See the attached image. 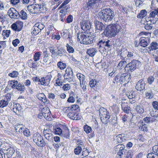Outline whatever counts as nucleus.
Returning <instances> with one entry per match:
<instances>
[{"mask_svg":"<svg viewBox=\"0 0 158 158\" xmlns=\"http://www.w3.org/2000/svg\"><path fill=\"white\" fill-rule=\"evenodd\" d=\"M119 24L120 23L119 19L118 18H114L110 24L107 26L105 30L102 33V35H105L109 37L114 36L121 30V27Z\"/></svg>","mask_w":158,"mask_h":158,"instance_id":"nucleus-1","label":"nucleus"},{"mask_svg":"<svg viewBox=\"0 0 158 158\" xmlns=\"http://www.w3.org/2000/svg\"><path fill=\"white\" fill-rule=\"evenodd\" d=\"M114 16V12L110 8L103 9L99 13V16L101 20L108 23L110 22Z\"/></svg>","mask_w":158,"mask_h":158,"instance_id":"nucleus-2","label":"nucleus"},{"mask_svg":"<svg viewBox=\"0 0 158 158\" xmlns=\"http://www.w3.org/2000/svg\"><path fill=\"white\" fill-rule=\"evenodd\" d=\"M141 62L138 60H133L127 64L125 67V70L132 72L141 65Z\"/></svg>","mask_w":158,"mask_h":158,"instance_id":"nucleus-3","label":"nucleus"},{"mask_svg":"<svg viewBox=\"0 0 158 158\" xmlns=\"http://www.w3.org/2000/svg\"><path fill=\"white\" fill-rule=\"evenodd\" d=\"M97 45L99 49V51L102 53V52L101 49H102L103 52H104V50H108L109 48H111L112 44L111 42L109 40H103L99 41L97 44Z\"/></svg>","mask_w":158,"mask_h":158,"instance_id":"nucleus-4","label":"nucleus"},{"mask_svg":"<svg viewBox=\"0 0 158 158\" xmlns=\"http://www.w3.org/2000/svg\"><path fill=\"white\" fill-rule=\"evenodd\" d=\"M131 78V75L129 73L118 74L114 77L113 82H124L125 81H129Z\"/></svg>","mask_w":158,"mask_h":158,"instance_id":"nucleus-5","label":"nucleus"},{"mask_svg":"<svg viewBox=\"0 0 158 158\" xmlns=\"http://www.w3.org/2000/svg\"><path fill=\"white\" fill-rule=\"evenodd\" d=\"M100 116L101 120L105 124L107 123L110 117V113L105 108L100 110Z\"/></svg>","mask_w":158,"mask_h":158,"instance_id":"nucleus-6","label":"nucleus"},{"mask_svg":"<svg viewBox=\"0 0 158 158\" xmlns=\"http://www.w3.org/2000/svg\"><path fill=\"white\" fill-rule=\"evenodd\" d=\"M34 142L36 145L40 147H44L45 145V143L43 137L38 133H35L33 137Z\"/></svg>","mask_w":158,"mask_h":158,"instance_id":"nucleus-7","label":"nucleus"},{"mask_svg":"<svg viewBox=\"0 0 158 158\" xmlns=\"http://www.w3.org/2000/svg\"><path fill=\"white\" fill-rule=\"evenodd\" d=\"M76 76L80 81V83L81 87L82 88L83 92L86 90V82L85 81V76L81 73H78Z\"/></svg>","mask_w":158,"mask_h":158,"instance_id":"nucleus-8","label":"nucleus"},{"mask_svg":"<svg viewBox=\"0 0 158 158\" xmlns=\"http://www.w3.org/2000/svg\"><path fill=\"white\" fill-rule=\"evenodd\" d=\"M41 112L42 115L47 120L50 121L52 120L51 114L48 108H44L42 109Z\"/></svg>","mask_w":158,"mask_h":158,"instance_id":"nucleus-9","label":"nucleus"},{"mask_svg":"<svg viewBox=\"0 0 158 158\" xmlns=\"http://www.w3.org/2000/svg\"><path fill=\"white\" fill-rule=\"evenodd\" d=\"M69 112L67 116L70 119L76 120L81 119V116L79 115V113L77 112L76 110H69Z\"/></svg>","mask_w":158,"mask_h":158,"instance_id":"nucleus-10","label":"nucleus"},{"mask_svg":"<svg viewBox=\"0 0 158 158\" xmlns=\"http://www.w3.org/2000/svg\"><path fill=\"white\" fill-rule=\"evenodd\" d=\"M8 13L10 17L14 19H18L20 17V14L15 9L10 8L8 10Z\"/></svg>","mask_w":158,"mask_h":158,"instance_id":"nucleus-11","label":"nucleus"},{"mask_svg":"<svg viewBox=\"0 0 158 158\" xmlns=\"http://www.w3.org/2000/svg\"><path fill=\"white\" fill-rule=\"evenodd\" d=\"M23 25L22 22L18 20L11 25V27L15 31H20L23 27Z\"/></svg>","mask_w":158,"mask_h":158,"instance_id":"nucleus-12","label":"nucleus"},{"mask_svg":"<svg viewBox=\"0 0 158 158\" xmlns=\"http://www.w3.org/2000/svg\"><path fill=\"white\" fill-rule=\"evenodd\" d=\"M38 4H33L27 6V10L33 14L38 13Z\"/></svg>","mask_w":158,"mask_h":158,"instance_id":"nucleus-13","label":"nucleus"},{"mask_svg":"<svg viewBox=\"0 0 158 158\" xmlns=\"http://www.w3.org/2000/svg\"><path fill=\"white\" fill-rule=\"evenodd\" d=\"M81 28L84 31H87L88 30H89L91 28V23L90 21H82L81 22Z\"/></svg>","mask_w":158,"mask_h":158,"instance_id":"nucleus-14","label":"nucleus"},{"mask_svg":"<svg viewBox=\"0 0 158 158\" xmlns=\"http://www.w3.org/2000/svg\"><path fill=\"white\" fill-rule=\"evenodd\" d=\"M149 43L150 40L148 38L142 37L139 39V45L142 47H145Z\"/></svg>","mask_w":158,"mask_h":158,"instance_id":"nucleus-15","label":"nucleus"},{"mask_svg":"<svg viewBox=\"0 0 158 158\" xmlns=\"http://www.w3.org/2000/svg\"><path fill=\"white\" fill-rule=\"evenodd\" d=\"M145 83L144 81L140 80L137 82L135 88L137 90L141 91L145 89Z\"/></svg>","mask_w":158,"mask_h":158,"instance_id":"nucleus-16","label":"nucleus"},{"mask_svg":"<svg viewBox=\"0 0 158 158\" xmlns=\"http://www.w3.org/2000/svg\"><path fill=\"white\" fill-rule=\"evenodd\" d=\"M40 84L44 86H49V84L51 80V78L49 76L45 77H42L40 78Z\"/></svg>","mask_w":158,"mask_h":158,"instance_id":"nucleus-17","label":"nucleus"},{"mask_svg":"<svg viewBox=\"0 0 158 158\" xmlns=\"http://www.w3.org/2000/svg\"><path fill=\"white\" fill-rule=\"evenodd\" d=\"M10 100V98L6 96L4 99L0 101V107L2 108L6 106Z\"/></svg>","mask_w":158,"mask_h":158,"instance_id":"nucleus-18","label":"nucleus"},{"mask_svg":"<svg viewBox=\"0 0 158 158\" xmlns=\"http://www.w3.org/2000/svg\"><path fill=\"white\" fill-rule=\"evenodd\" d=\"M84 131L87 134L91 133L88 135L89 138H92L94 136V131H92V129L90 127L87 125H85L84 126Z\"/></svg>","mask_w":158,"mask_h":158,"instance_id":"nucleus-19","label":"nucleus"},{"mask_svg":"<svg viewBox=\"0 0 158 158\" xmlns=\"http://www.w3.org/2000/svg\"><path fill=\"white\" fill-rule=\"evenodd\" d=\"M95 28L96 30L102 31L105 28V25L102 22L96 21L94 22Z\"/></svg>","mask_w":158,"mask_h":158,"instance_id":"nucleus-20","label":"nucleus"},{"mask_svg":"<svg viewBox=\"0 0 158 158\" xmlns=\"http://www.w3.org/2000/svg\"><path fill=\"white\" fill-rule=\"evenodd\" d=\"M114 139L117 142L121 143L125 141L126 137L124 134H120L116 136Z\"/></svg>","mask_w":158,"mask_h":158,"instance_id":"nucleus-21","label":"nucleus"},{"mask_svg":"<svg viewBox=\"0 0 158 158\" xmlns=\"http://www.w3.org/2000/svg\"><path fill=\"white\" fill-rule=\"evenodd\" d=\"M148 49L149 50L148 51V52L149 54H150L151 51L155 50L158 49V44L156 42H152L150 44Z\"/></svg>","mask_w":158,"mask_h":158,"instance_id":"nucleus-22","label":"nucleus"},{"mask_svg":"<svg viewBox=\"0 0 158 158\" xmlns=\"http://www.w3.org/2000/svg\"><path fill=\"white\" fill-rule=\"evenodd\" d=\"M86 36V35L82 32H78L77 34V40L81 44L83 43Z\"/></svg>","mask_w":158,"mask_h":158,"instance_id":"nucleus-23","label":"nucleus"},{"mask_svg":"<svg viewBox=\"0 0 158 158\" xmlns=\"http://www.w3.org/2000/svg\"><path fill=\"white\" fill-rule=\"evenodd\" d=\"M14 128L16 132L18 133H21L24 129V127L23 125L19 123H17L15 125Z\"/></svg>","mask_w":158,"mask_h":158,"instance_id":"nucleus-24","label":"nucleus"},{"mask_svg":"<svg viewBox=\"0 0 158 158\" xmlns=\"http://www.w3.org/2000/svg\"><path fill=\"white\" fill-rule=\"evenodd\" d=\"M66 50L63 48L57 47V50L56 51V54L55 55V57L58 55L61 56L64 54Z\"/></svg>","mask_w":158,"mask_h":158,"instance_id":"nucleus-25","label":"nucleus"},{"mask_svg":"<svg viewBox=\"0 0 158 158\" xmlns=\"http://www.w3.org/2000/svg\"><path fill=\"white\" fill-rule=\"evenodd\" d=\"M13 109L14 112L16 114L19 113V111L21 110V106L19 104L17 103H14Z\"/></svg>","mask_w":158,"mask_h":158,"instance_id":"nucleus-26","label":"nucleus"},{"mask_svg":"<svg viewBox=\"0 0 158 158\" xmlns=\"http://www.w3.org/2000/svg\"><path fill=\"white\" fill-rule=\"evenodd\" d=\"M122 109L125 113L128 114L131 111L130 108L128 106L127 103H122L121 105Z\"/></svg>","mask_w":158,"mask_h":158,"instance_id":"nucleus-27","label":"nucleus"},{"mask_svg":"<svg viewBox=\"0 0 158 158\" xmlns=\"http://www.w3.org/2000/svg\"><path fill=\"white\" fill-rule=\"evenodd\" d=\"M36 97L39 100L44 103L46 102L47 101V99L44 94H38L36 95Z\"/></svg>","mask_w":158,"mask_h":158,"instance_id":"nucleus-28","label":"nucleus"},{"mask_svg":"<svg viewBox=\"0 0 158 158\" xmlns=\"http://www.w3.org/2000/svg\"><path fill=\"white\" fill-rule=\"evenodd\" d=\"M79 108V106L77 105H73L71 106V107H66L64 108L63 111L65 112H68L69 110H76L77 109Z\"/></svg>","mask_w":158,"mask_h":158,"instance_id":"nucleus-29","label":"nucleus"},{"mask_svg":"<svg viewBox=\"0 0 158 158\" xmlns=\"http://www.w3.org/2000/svg\"><path fill=\"white\" fill-rule=\"evenodd\" d=\"M6 151V152L7 157L8 158H10V157H11L13 154L15 152V150L12 148H8Z\"/></svg>","mask_w":158,"mask_h":158,"instance_id":"nucleus-30","label":"nucleus"},{"mask_svg":"<svg viewBox=\"0 0 158 158\" xmlns=\"http://www.w3.org/2000/svg\"><path fill=\"white\" fill-rule=\"evenodd\" d=\"M85 39L84 40V41L83 44H92L93 43V40L91 37H89V36L86 35Z\"/></svg>","mask_w":158,"mask_h":158,"instance_id":"nucleus-31","label":"nucleus"},{"mask_svg":"<svg viewBox=\"0 0 158 158\" xmlns=\"http://www.w3.org/2000/svg\"><path fill=\"white\" fill-rule=\"evenodd\" d=\"M97 52V50L94 48H92L88 49L87 53L89 56H93Z\"/></svg>","mask_w":158,"mask_h":158,"instance_id":"nucleus-32","label":"nucleus"},{"mask_svg":"<svg viewBox=\"0 0 158 158\" xmlns=\"http://www.w3.org/2000/svg\"><path fill=\"white\" fill-rule=\"evenodd\" d=\"M69 32L67 30H64L61 32V35L63 38L67 39L69 38Z\"/></svg>","mask_w":158,"mask_h":158,"instance_id":"nucleus-33","label":"nucleus"},{"mask_svg":"<svg viewBox=\"0 0 158 158\" xmlns=\"http://www.w3.org/2000/svg\"><path fill=\"white\" fill-rule=\"evenodd\" d=\"M151 115L154 118L158 117V110L155 109H152L150 111Z\"/></svg>","mask_w":158,"mask_h":158,"instance_id":"nucleus-34","label":"nucleus"},{"mask_svg":"<svg viewBox=\"0 0 158 158\" xmlns=\"http://www.w3.org/2000/svg\"><path fill=\"white\" fill-rule=\"evenodd\" d=\"M60 13L61 14L60 15V20L61 21L64 22V20L66 18V12L65 11L64 9H62L60 11Z\"/></svg>","mask_w":158,"mask_h":158,"instance_id":"nucleus-35","label":"nucleus"},{"mask_svg":"<svg viewBox=\"0 0 158 158\" xmlns=\"http://www.w3.org/2000/svg\"><path fill=\"white\" fill-rule=\"evenodd\" d=\"M57 66L60 69L63 70L66 68L67 65L66 63L60 61L57 63Z\"/></svg>","mask_w":158,"mask_h":158,"instance_id":"nucleus-36","label":"nucleus"},{"mask_svg":"<svg viewBox=\"0 0 158 158\" xmlns=\"http://www.w3.org/2000/svg\"><path fill=\"white\" fill-rule=\"evenodd\" d=\"M147 14V12L145 10H141L137 15V17L141 19L144 17Z\"/></svg>","mask_w":158,"mask_h":158,"instance_id":"nucleus-37","label":"nucleus"},{"mask_svg":"<svg viewBox=\"0 0 158 158\" xmlns=\"http://www.w3.org/2000/svg\"><path fill=\"white\" fill-rule=\"evenodd\" d=\"M145 95L146 97L148 99H152L154 97V94L152 91L151 90H149L145 92Z\"/></svg>","mask_w":158,"mask_h":158,"instance_id":"nucleus-38","label":"nucleus"},{"mask_svg":"<svg viewBox=\"0 0 158 158\" xmlns=\"http://www.w3.org/2000/svg\"><path fill=\"white\" fill-rule=\"evenodd\" d=\"M38 13H44L46 11V8L45 5L38 4Z\"/></svg>","mask_w":158,"mask_h":158,"instance_id":"nucleus-39","label":"nucleus"},{"mask_svg":"<svg viewBox=\"0 0 158 158\" xmlns=\"http://www.w3.org/2000/svg\"><path fill=\"white\" fill-rule=\"evenodd\" d=\"M126 94V96L130 99H131L133 98H134L135 97V93L133 91L127 92Z\"/></svg>","mask_w":158,"mask_h":158,"instance_id":"nucleus-40","label":"nucleus"},{"mask_svg":"<svg viewBox=\"0 0 158 158\" xmlns=\"http://www.w3.org/2000/svg\"><path fill=\"white\" fill-rule=\"evenodd\" d=\"M126 63L127 62L125 60L121 61L118 64L117 67L118 69L121 70L124 67Z\"/></svg>","mask_w":158,"mask_h":158,"instance_id":"nucleus-41","label":"nucleus"},{"mask_svg":"<svg viewBox=\"0 0 158 158\" xmlns=\"http://www.w3.org/2000/svg\"><path fill=\"white\" fill-rule=\"evenodd\" d=\"M135 110L139 114H142L144 112V109L142 106L136 105Z\"/></svg>","mask_w":158,"mask_h":158,"instance_id":"nucleus-42","label":"nucleus"},{"mask_svg":"<svg viewBox=\"0 0 158 158\" xmlns=\"http://www.w3.org/2000/svg\"><path fill=\"white\" fill-rule=\"evenodd\" d=\"M97 2V0H89L87 3V5L88 6L93 8Z\"/></svg>","mask_w":158,"mask_h":158,"instance_id":"nucleus-43","label":"nucleus"},{"mask_svg":"<svg viewBox=\"0 0 158 158\" xmlns=\"http://www.w3.org/2000/svg\"><path fill=\"white\" fill-rule=\"evenodd\" d=\"M139 129L144 132H147L148 131V125L145 123H142L139 127Z\"/></svg>","mask_w":158,"mask_h":158,"instance_id":"nucleus-44","label":"nucleus"},{"mask_svg":"<svg viewBox=\"0 0 158 158\" xmlns=\"http://www.w3.org/2000/svg\"><path fill=\"white\" fill-rule=\"evenodd\" d=\"M56 48L54 46H52L49 48V50L52 54L51 56L52 57H55L56 52Z\"/></svg>","mask_w":158,"mask_h":158,"instance_id":"nucleus-45","label":"nucleus"},{"mask_svg":"<svg viewBox=\"0 0 158 158\" xmlns=\"http://www.w3.org/2000/svg\"><path fill=\"white\" fill-rule=\"evenodd\" d=\"M15 89H17L18 90L21 91H24L25 89L24 85L20 83H18Z\"/></svg>","mask_w":158,"mask_h":158,"instance_id":"nucleus-46","label":"nucleus"},{"mask_svg":"<svg viewBox=\"0 0 158 158\" xmlns=\"http://www.w3.org/2000/svg\"><path fill=\"white\" fill-rule=\"evenodd\" d=\"M31 33L32 35H36L40 32L39 30H38V28H37V27H35L34 25V26L32 27L31 29Z\"/></svg>","mask_w":158,"mask_h":158,"instance_id":"nucleus-47","label":"nucleus"},{"mask_svg":"<svg viewBox=\"0 0 158 158\" xmlns=\"http://www.w3.org/2000/svg\"><path fill=\"white\" fill-rule=\"evenodd\" d=\"M41 56V54L40 52H37L35 53L33 56V59L34 61H39L40 59Z\"/></svg>","mask_w":158,"mask_h":158,"instance_id":"nucleus-48","label":"nucleus"},{"mask_svg":"<svg viewBox=\"0 0 158 158\" xmlns=\"http://www.w3.org/2000/svg\"><path fill=\"white\" fill-rule=\"evenodd\" d=\"M127 51L126 50L122 51L120 53V58L122 60H125V58L127 56Z\"/></svg>","mask_w":158,"mask_h":158,"instance_id":"nucleus-49","label":"nucleus"},{"mask_svg":"<svg viewBox=\"0 0 158 158\" xmlns=\"http://www.w3.org/2000/svg\"><path fill=\"white\" fill-rule=\"evenodd\" d=\"M45 138L48 141H51L53 140V135L52 134H45V135H44Z\"/></svg>","mask_w":158,"mask_h":158,"instance_id":"nucleus-50","label":"nucleus"},{"mask_svg":"<svg viewBox=\"0 0 158 158\" xmlns=\"http://www.w3.org/2000/svg\"><path fill=\"white\" fill-rule=\"evenodd\" d=\"M124 148V146L122 144H119L115 146L114 150L116 151L119 152L120 150L123 149Z\"/></svg>","mask_w":158,"mask_h":158,"instance_id":"nucleus-51","label":"nucleus"},{"mask_svg":"<svg viewBox=\"0 0 158 158\" xmlns=\"http://www.w3.org/2000/svg\"><path fill=\"white\" fill-rule=\"evenodd\" d=\"M20 17L23 19H26L27 18V14L23 10H21L20 12Z\"/></svg>","mask_w":158,"mask_h":158,"instance_id":"nucleus-52","label":"nucleus"},{"mask_svg":"<svg viewBox=\"0 0 158 158\" xmlns=\"http://www.w3.org/2000/svg\"><path fill=\"white\" fill-rule=\"evenodd\" d=\"M54 132L56 135H60L62 134V130L59 127H56L55 128Z\"/></svg>","mask_w":158,"mask_h":158,"instance_id":"nucleus-53","label":"nucleus"},{"mask_svg":"<svg viewBox=\"0 0 158 158\" xmlns=\"http://www.w3.org/2000/svg\"><path fill=\"white\" fill-rule=\"evenodd\" d=\"M64 76L65 77V79H66L69 82L72 81L73 79V74L68 75H64Z\"/></svg>","mask_w":158,"mask_h":158,"instance_id":"nucleus-54","label":"nucleus"},{"mask_svg":"<svg viewBox=\"0 0 158 158\" xmlns=\"http://www.w3.org/2000/svg\"><path fill=\"white\" fill-rule=\"evenodd\" d=\"M29 63H31V64H29V67L30 68L36 69L37 66L36 65L35 61H33L31 59L29 60Z\"/></svg>","mask_w":158,"mask_h":158,"instance_id":"nucleus-55","label":"nucleus"},{"mask_svg":"<svg viewBox=\"0 0 158 158\" xmlns=\"http://www.w3.org/2000/svg\"><path fill=\"white\" fill-rule=\"evenodd\" d=\"M35 27L38 28V30H39L40 32L45 27L44 25L41 23H37L35 24Z\"/></svg>","mask_w":158,"mask_h":158,"instance_id":"nucleus-56","label":"nucleus"},{"mask_svg":"<svg viewBox=\"0 0 158 158\" xmlns=\"http://www.w3.org/2000/svg\"><path fill=\"white\" fill-rule=\"evenodd\" d=\"M44 56L43 58V61L45 63H47L49 60V55L47 53V51H45L44 52Z\"/></svg>","mask_w":158,"mask_h":158,"instance_id":"nucleus-57","label":"nucleus"},{"mask_svg":"<svg viewBox=\"0 0 158 158\" xmlns=\"http://www.w3.org/2000/svg\"><path fill=\"white\" fill-rule=\"evenodd\" d=\"M18 83L17 81L13 80L11 81L10 84L12 88L15 89Z\"/></svg>","mask_w":158,"mask_h":158,"instance_id":"nucleus-58","label":"nucleus"},{"mask_svg":"<svg viewBox=\"0 0 158 158\" xmlns=\"http://www.w3.org/2000/svg\"><path fill=\"white\" fill-rule=\"evenodd\" d=\"M73 74L72 69L70 67H68L65 70V75H70Z\"/></svg>","mask_w":158,"mask_h":158,"instance_id":"nucleus-59","label":"nucleus"},{"mask_svg":"<svg viewBox=\"0 0 158 158\" xmlns=\"http://www.w3.org/2000/svg\"><path fill=\"white\" fill-rule=\"evenodd\" d=\"M147 158H158L157 154L155 153H150L147 155Z\"/></svg>","mask_w":158,"mask_h":158,"instance_id":"nucleus-60","label":"nucleus"},{"mask_svg":"<svg viewBox=\"0 0 158 158\" xmlns=\"http://www.w3.org/2000/svg\"><path fill=\"white\" fill-rule=\"evenodd\" d=\"M67 49L69 53H73L74 52V49L73 47L70 46L68 44H67Z\"/></svg>","mask_w":158,"mask_h":158,"instance_id":"nucleus-61","label":"nucleus"},{"mask_svg":"<svg viewBox=\"0 0 158 158\" xmlns=\"http://www.w3.org/2000/svg\"><path fill=\"white\" fill-rule=\"evenodd\" d=\"M97 82L95 80H91L89 82V85L91 88H93L96 85Z\"/></svg>","mask_w":158,"mask_h":158,"instance_id":"nucleus-62","label":"nucleus"},{"mask_svg":"<svg viewBox=\"0 0 158 158\" xmlns=\"http://www.w3.org/2000/svg\"><path fill=\"white\" fill-rule=\"evenodd\" d=\"M19 75L18 72L17 71H13L11 73H9V76L12 77H16Z\"/></svg>","mask_w":158,"mask_h":158,"instance_id":"nucleus-63","label":"nucleus"},{"mask_svg":"<svg viewBox=\"0 0 158 158\" xmlns=\"http://www.w3.org/2000/svg\"><path fill=\"white\" fill-rule=\"evenodd\" d=\"M81 147L77 146L74 149V153L76 155H79L81 153Z\"/></svg>","mask_w":158,"mask_h":158,"instance_id":"nucleus-64","label":"nucleus"}]
</instances>
